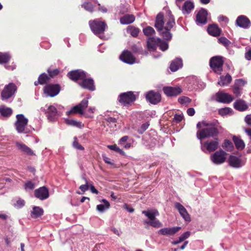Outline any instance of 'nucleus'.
<instances>
[{
	"label": "nucleus",
	"instance_id": "nucleus-1",
	"mask_svg": "<svg viewBox=\"0 0 251 251\" xmlns=\"http://www.w3.org/2000/svg\"><path fill=\"white\" fill-rule=\"evenodd\" d=\"M175 25L174 17L171 12L169 11L165 17L162 13L157 15L154 26L164 39L171 40L172 35L170 30Z\"/></svg>",
	"mask_w": 251,
	"mask_h": 251
},
{
	"label": "nucleus",
	"instance_id": "nucleus-2",
	"mask_svg": "<svg viewBox=\"0 0 251 251\" xmlns=\"http://www.w3.org/2000/svg\"><path fill=\"white\" fill-rule=\"evenodd\" d=\"M200 130L197 132V137L202 140L210 137H214L218 134V130L213 123L202 121L197 124Z\"/></svg>",
	"mask_w": 251,
	"mask_h": 251
},
{
	"label": "nucleus",
	"instance_id": "nucleus-3",
	"mask_svg": "<svg viewBox=\"0 0 251 251\" xmlns=\"http://www.w3.org/2000/svg\"><path fill=\"white\" fill-rule=\"evenodd\" d=\"M142 213L150 219V221H144V223L145 224L155 228H159L162 226V223L156 218V217L159 215V212L157 210L151 209L143 210Z\"/></svg>",
	"mask_w": 251,
	"mask_h": 251
},
{
	"label": "nucleus",
	"instance_id": "nucleus-4",
	"mask_svg": "<svg viewBox=\"0 0 251 251\" xmlns=\"http://www.w3.org/2000/svg\"><path fill=\"white\" fill-rule=\"evenodd\" d=\"M28 120L23 114L17 115V131L20 133L27 134L31 132L28 127Z\"/></svg>",
	"mask_w": 251,
	"mask_h": 251
},
{
	"label": "nucleus",
	"instance_id": "nucleus-5",
	"mask_svg": "<svg viewBox=\"0 0 251 251\" xmlns=\"http://www.w3.org/2000/svg\"><path fill=\"white\" fill-rule=\"evenodd\" d=\"M224 63L223 57L221 56H215L210 60V66L212 70L217 74H220L223 71V66Z\"/></svg>",
	"mask_w": 251,
	"mask_h": 251
},
{
	"label": "nucleus",
	"instance_id": "nucleus-6",
	"mask_svg": "<svg viewBox=\"0 0 251 251\" xmlns=\"http://www.w3.org/2000/svg\"><path fill=\"white\" fill-rule=\"evenodd\" d=\"M89 26L93 32L96 35L103 33L106 25L104 22L100 21L99 20L90 21Z\"/></svg>",
	"mask_w": 251,
	"mask_h": 251
},
{
	"label": "nucleus",
	"instance_id": "nucleus-7",
	"mask_svg": "<svg viewBox=\"0 0 251 251\" xmlns=\"http://www.w3.org/2000/svg\"><path fill=\"white\" fill-rule=\"evenodd\" d=\"M15 90V84L14 83H10L6 85L1 92V100L4 101H7L14 95Z\"/></svg>",
	"mask_w": 251,
	"mask_h": 251
},
{
	"label": "nucleus",
	"instance_id": "nucleus-8",
	"mask_svg": "<svg viewBox=\"0 0 251 251\" xmlns=\"http://www.w3.org/2000/svg\"><path fill=\"white\" fill-rule=\"evenodd\" d=\"M88 98L84 99L79 104L74 106L70 110L67 112V114L79 113L84 114V110L88 107Z\"/></svg>",
	"mask_w": 251,
	"mask_h": 251
},
{
	"label": "nucleus",
	"instance_id": "nucleus-9",
	"mask_svg": "<svg viewBox=\"0 0 251 251\" xmlns=\"http://www.w3.org/2000/svg\"><path fill=\"white\" fill-rule=\"evenodd\" d=\"M135 99V96L131 91L122 93L119 96V101L125 106L130 104Z\"/></svg>",
	"mask_w": 251,
	"mask_h": 251
},
{
	"label": "nucleus",
	"instance_id": "nucleus-10",
	"mask_svg": "<svg viewBox=\"0 0 251 251\" xmlns=\"http://www.w3.org/2000/svg\"><path fill=\"white\" fill-rule=\"evenodd\" d=\"M226 154L225 151L222 150H219L211 155L210 159L215 164H221L225 162Z\"/></svg>",
	"mask_w": 251,
	"mask_h": 251
},
{
	"label": "nucleus",
	"instance_id": "nucleus-11",
	"mask_svg": "<svg viewBox=\"0 0 251 251\" xmlns=\"http://www.w3.org/2000/svg\"><path fill=\"white\" fill-rule=\"evenodd\" d=\"M44 91L47 96L54 97L59 93L60 87L57 84H48L44 87Z\"/></svg>",
	"mask_w": 251,
	"mask_h": 251
},
{
	"label": "nucleus",
	"instance_id": "nucleus-12",
	"mask_svg": "<svg viewBox=\"0 0 251 251\" xmlns=\"http://www.w3.org/2000/svg\"><path fill=\"white\" fill-rule=\"evenodd\" d=\"M67 75L74 81H76L78 79L82 80L87 76L85 73L80 70L71 71Z\"/></svg>",
	"mask_w": 251,
	"mask_h": 251
},
{
	"label": "nucleus",
	"instance_id": "nucleus-13",
	"mask_svg": "<svg viewBox=\"0 0 251 251\" xmlns=\"http://www.w3.org/2000/svg\"><path fill=\"white\" fill-rule=\"evenodd\" d=\"M147 100L152 104H155L161 100V95L158 92L150 91L146 95Z\"/></svg>",
	"mask_w": 251,
	"mask_h": 251
},
{
	"label": "nucleus",
	"instance_id": "nucleus-14",
	"mask_svg": "<svg viewBox=\"0 0 251 251\" xmlns=\"http://www.w3.org/2000/svg\"><path fill=\"white\" fill-rule=\"evenodd\" d=\"M34 195L40 200H46L49 197V190L45 186L40 187L34 191Z\"/></svg>",
	"mask_w": 251,
	"mask_h": 251
},
{
	"label": "nucleus",
	"instance_id": "nucleus-15",
	"mask_svg": "<svg viewBox=\"0 0 251 251\" xmlns=\"http://www.w3.org/2000/svg\"><path fill=\"white\" fill-rule=\"evenodd\" d=\"M163 92L169 97H175L182 92L181 88L179 87H165L163 89Z\"/></svg>",
	"mask_w": 251,
	"mask_h": 251
},
{
	"label": "nucleus",
	"instance_id": "nucleus-16",
	"mask_svg": "<svg viewBox=\"0 0 251 251\" xmlns=\"http://www.w3.org/2000/svg\"><path fill=\"white\" fill-rule=\"evenodd\" d=\"M216 100L220 102L228 103L231 102L233 98L231 95L222 92H218L216 95Z\"/></svg>",
	"mask_w": 251,
	"mask_h": 251
},
{
	"label": "nucleus",
	"instance_id": "nucleus-17",
	"mask_svg": "<svg viewBox=\"0 0 251 251\" xmlns=\"http://www.w3.org/2000/svg\"><path fill=\"white\" fill-rule=\"evenodd\" d=\"M120 58L123 62L129 64H132L135 63V58L131 52L128 50L124 51L120 55Z\"/></svg>",
	"mask_w": 251,
	"mask_h": 251
},
{
	"label": "nucleus",
	"instance_id": "nucleus-18",
	"mask_svg": "<svg viewBox=\"0 0 251 251\" xmlns=\"http://www.w3.org/2000/svg\"><path fill=\"white\" fill-rule=\"evenodd\" d=\"M228 163L230 166L235 168L241 167L245 164V162L243 160L234 155L229 156Z\"/></svg>",
	"mask_w": 251,
	"mask_h": 251
},
{
	"label": "nucleus",
	"instance_id": "nucleus-19",
	"mask_svg": "<svg viewBox=\"0 0 251 251\" xmlns=\"http://www.w3.org/2000/svg\"><path fill=\"white\" fill-rule=\"evenodd\" d=\"M207 11L201 8L196 16V22L198 25H204L207 23Z\"/></svg>",
	"mask_w": 251,
	"mask_h": 251
},
{
	"label": "nucleus",
	"instance_id": "nucleus-20",
	"mask_svg": "<svg viewBox=\"0 0 251 251\" xmlns=\"http://www.w3.org/2000/svg\"><path fill=\"white\" fill-rule=\"evenodd\" d=\"M236 23L238 26L243 28H248L251 26L250 20L244 15L239 16L236 19Z\"/></svg>",
	"mask_w": 251,
	"mask_h": 251
},
{
	"label": "nucleus",
	"instance_id": "nucleus-21",
	"mask_svg": "<svg viewBox=\"0 0 251 251\" xmlns=\"http://www.w3.org/2000/svg\"><path fill=\"white\" fill-rule=\"evenodd\" d=\"M175 207L177 209L180 215L187 222H190L191 219L185 208L180 203L176 202Z\"/></svg>",
	"mask_w": 251,
	"mask_h": 251
},
{
	"label": "nucleus",
	"instance_id": "nucleus-22",
	"mask_svg": "<svg viewBox=\"0 0 251 251\" xmlns=\"http://www.w3.org/2000/svg\"><path fill=\"white\" fill-rule=\"evenodd\" d=\"M181 228L179 226H175L173 227H165L162 228L158 230V234L163 235H173L177 232L179 231V230Z\"/></svg>",
	"mask_w": 251,
	"mask_h": 251
},
{
	"label": "nucleus",
	"instance_id": "nucleus-23",
	"mask_svg": "<svg viewBox=\"0 0 251 251\" xmlns=\"http://www.w3.org/2000/svg\"><path fill=\"white\" fill-rule=\"evenodd\" d=\"M13 110L5 105L0 106V119L6 120L12 115Z\"/></svg>",
	"mask_w": 251,
	"mask_h": 251
},
{
	"label": "nucleus",
	"instance_id": "nucleus-24",
	"mask_svg": "<svg viewBox=\"0 0 251 251\" xmlns=\"http://www.w3.org/2000/svg\"><path fill=\"white\" fill-rule=\"evenodd\" d=\"M82 81L79 83V85L85 89H87L90 91L95 90V86L94 85V81L91 78L87 79L86 77L82 79Z\"/></svg>",
	"mask_w": 251,
	"mask_h": 251
},
{
	"label": "nucleus",
	"instance_id": "nucleus-25",
	"mask_svg": "<svg viewBox=\"0 0 251 251\" xmlns=\"http://www.w3.org/2000/svg\"><path fill=\"white\" fill-rule=\"evenodd\" d=\"M161 42V39L159 38L150 37L147 41L148 49L150 50H154L156 49L157 45Z\"/></svg>",
	"mask_w": 251,
	"mask_h": 251
},
{
	"label": "nucleus",
	"instance_id": "nucleus-26",
	"mask_svg": "<svg viewBox=\"0 0 251 251\" xmlns=\"http://www.w3.org/2000/svg\"><path fill=\"white\" fill-rule=\"evenodd\" d=\"M44 110L47 114L48 119L50 121L54 120L56 116L57 115V109L53 105H50L48 106L47 110L45 109Z\"/></svg>",
	"mask_w": 251,
	"mask_h": 251
},
{
	"label": "nucleus",
	"instance_id": "nucleus-27",
	"mask_svg": "<svg viewBox=\"0 0 251 251\" xmlns=\"http://www.w3.org/2000/svg\"><path fill=\"white\" fill-rule=\"evenodd\" d=\"M194 8L193 2L190 0H186L184 2L182 7L180 9L184 14H188Z\"/></svg>",
	"mask_w": 251,
	"mask_h": 251
},
{
	"label": "nucleus",
	"instance_id": "nucleus-28",
	"mask_svg": "<svg viewBox=\"0 0 251 251\" xmlns=\"http://www.w3.org/2000/svg\"><path fill=\"white\" fill-rule=\"evenodd\" d=\"M219 142L217 139L210 141H206L204 144V146L206 147L207 151L209 152L213 151L218 149Z\"/></svg>",
	"mask_w": 251,
	"mask_h": 251
},
{
	"label": "nucleus",
	"instance_id": "nucleus-29",
	"mask_svg": "<svg viewBox=\"0 0 251 251\" xmlns=\"http://www.w3.org/2000/svg\"><path fill=\"white\" fill-rule=\"evenodd\" d=\"M182 67V61L177 58L173 60L170 64V68L172 72H176Z\"/></svg>",
	"mask_w": 251,
	"mask_h": 251
},
{
	"label": "nucleus",
	"instance_id": "nucleus-30",
	"mask_svg": "<svg viewBox=\"0 0 251 251\" xmlns=\"http://www.w3.org/2000/svg\"><path fill=\"white\" fill-rule=\"evenodd\" d=\"M208 33L213 36H218L221 33V29L215 24L210 25L207 28Z\"/></svg>",
	"mask_w": 251,
	"mask_h": 251
},
{
	"label": "nucleus",
	"instance_id": "nucleus-31",
	"mask_svg": "<svg viewBox=\"0 0 251 251\" xmlns=\"http://www.w3.org/2000/svg\"><path fill=\"white\" fill-rule=\"evenodd\" d=\"M232 80V77L229 74H226L225 76H220V80L218 83L221 86H225L228 85Z\"/></svg>",
	"mask_w": 251,
	"mask_h": 251
},
{
	"label": "nucleus",
	"instance_id": "nucleus-32",
	"mask_svg": "<svg viewBox=\"0 0 251 251\" xmlns=\"http://www.w3.org/2000/svg\"><path fill=\"white\" fill-rule=\"evenodd\" d=\"M234 107L239 111H244L248 108V106L245 101L242 100H237L234 103Z\"/></svg>",
	"mask_w": 251,
	"mask_h": 251
},
{
	"label": "nucleus",
	"instance_id": "nucleus-33",
	"mask_svg": "<svg viewBox=\"0 0 251 251\" xmlns=\"http://www.w3.org/2000/svg\"><path fill=\"white\" fill-rule=\"evenodd\" d=\"M135 19L133 15L126 14L120 19V22L123 25H128L133 23Z\"/></svg>",
	"mask_w": 251,
	"mask_h": 251
},
{
	"label": "nucleus",
	"instance_id": "nucleus-34",
	"mask_svg": "<svg viewBox=\"0 0 251 251\" xmlns=\"http://www.w3.org/2000/svg\"><path fill=\"white\" fill-rule=\"evenodd\" d=\"M17 148L28 155H34L33 151L29 148L24 144L17 142Z\"/></svg>",
	"mask_w": 251,
	"mask_h": 251
},
{
	"label": "nucleus",
	"instance_id": "nucleus-35",
	"mask_svg": "<svg viewBox=\"0 0 251 251\" xmlns=\"http://www.w3.org/2000/svg\"><path fill=\"white\" fill-rule=\"evenodd\" d=\"M92 2L97 3V0H88L87 1L84 2L82 5V7L84 8L86 10L92 12L94 10V6Z\"/></svg>",
	"mask_w": 251,
	"mask_h": 251
},
{
	"label": "nucleus",
	"instance_id": "nucleus-36",
	"mask_svg": "<svg viewBox=\"0 0 251 251\" xmlns=\"http://www.w3.org/2000/svg\"><path fill=\"white\" fill-rule=\"evenodd\" d=\"M44 213L43 209L38 206H34L31 212V216L33 218H37L41 216Z\"/></svg>",
	"mask_w": 251,
	"mask_h": 251
},
{
	"label": "nucleus",
	"instance_id": "nucleus-37",
	"mask_svg": "<svg viewBox=\"0 0 251 251\" xmlns=\"http://www.w3.org/2000/svg\"><path fill=\"white\" fill-rule=\"evenodd\" d=\"M233 141L234 143L236 148L238 150H242L244 148L245 146V143L244 141L241 139L236 136H234L233 137Z\"/></svg>",
	"mask_w": 251,
	"mask_h": 251
},
{
	"label": "nucleus",
	"instance_id": "nucleus-38",
	"mask_svg": "<svg viewBox=\"0 0 251 251\" xmlns=\"http://www.w3.org/2000/svg\"><path fill=\"white\" fill-rule=\"evenodd\" d=\"M103 204H99L97 206V209L100 212H103L108 209L110 207L109 202L105 199L102 200Z\"/></svg>",
	"mask_w": 251,
	"mask_h": 251
},
{
	"label": "nucleus",
	"instance_id": "nucleus-39",
	"mask_svg": "<svg viewBox=\"0 0 251 251\" xmlns=\"http://www.w3.org/2000/svg\"><path fill=\"white\" fill-rule=\"evenodd\" d=\"M11 55L7 52H0V64H6L9 62Z\"/></svg>",
	"mask_w": 251,
	"mask_h": 251
},
{
	"label": "nucleus",
	"instance_id": "nucleus-40",
	"mask_svg": "<svg viewBox=\"0 0 251 251\" xmlns=\"http://www.w3.org/2000/svg\"><path fill=\"white\" fill-rule=\"evenodd\" d=\"M65 122L68 125L77 127H81L82 126V124L81 122H78L73 119H66L65 120Z\"/></svg>",
	"mask_w": 251,
	"mask_h": 251
},
{
	"label": "nucleus",
	"instance_id": "nucleus-41",
	"mask_svg": "<svg viewBox=\"0 0 251 251\" xmlns=\"http://www.w3.org/2000/svg\"><path fill=\"white\" fill-rule=\"evenodd\" d=\"M127 31L133 37H137L139 32V29L138 28L129 26L127 28Z\"/></svg>",
	"mask_w": 251,
	"mask_h": 251
},
{
	"label": "nucleus",
	"instance_id": "nucleus-42",
	"mask_svg": "<svg viewBox=\"0 0 251 251\" xmlns=\"http://www.w3.org/2000/svg\"><path fill=\"white\" fill-rule=\"evenodd\" d=\"M143 32L144 34L147 36L154 35L155 33L154 29L152 27L150 26H147L146 27L144 28L143 29Z\"/></svg>",
	"mask_w": 251,
	"mask_h": 251
},
{
	"label": "nucleus",
	"instance_id": "nucleus-43",
	"mask_svg": "<svg viewBox=\"0 0 251 251\" xmlns=\"http://www.w3.org/2000/svg\"><path fill=\"white\" fill-rule=\"evenodd\" d=\"M223 147L227 151H231L233 149V145L232 143L228 140H225Z\"/></svg>",
	"mask_w": 251,
	"mask_h": 251
},
{
	"label": "nucleus",
	"instance_id": "nucleus-44",
	"mask_svg": "<svg viewBox=\"0 0 251 251\" xmlns=\"http://www.w3.org/2000/svg\"><path fill=\"white\" fill-rule=\"evenodd\" d=\"M219 42L226 48H228L231 44L230 41L225 37H221L218 39Z\"/></svg>",
	"mask_w": 251,
	"mask_h": 251
},
{
	"label": "nucleus",
	"instance_id": "nucleus-45",
	"mask_svg": "<svg viewBox=\"0 0 251 251\" xmlns=\"http://www.w3.org/2000/svg\"><path fill=\"white\" fill-rule=\"evenodd\" d=\"M107 148L109 149L113 150L121 154H124L125 153L124 151L120 149L116 145H108Z\"/></svg>",
	"mask_w": 251,
	"mask_h": 251
},
{
	"label": "nucleus",
	"instance_id": "nucleus-46",
	"mask_svg": "<svg viewBox=\"0 0 251 251\" xmlns=\"http://www.w3.org/2000/svg\"><path fill=\"white\" fill-rule=\"evenodd\" d=\"M178 101L183 104H188L191 101V100L187 97L182 96L178 98Z\"/></svg>",
	"mask_w": 251,
	"mask_h": 251
},
{
	"label": "nucleus",
	"instance_id": "nucleus-47",
	"mask_svg": "<svg viewBox=\"0 0 251 251\" xmlns=\"http://www.w3.org/2000/svg\"><path fill=\"white\" fill-rule=\"evenodd\" d=\"M49 79L50 77L47 75L45 74H42L39 77V81L40 84H43L46 83Z\"/></svg>",
	"mask_w": 251,
	"mask_h": 251
},
{
	"label": "nucleus",
	"instance_id": "nucleus-48",
	"mask_svg": "<svg viewBox=\"0 0 251 251\" xmlns=\"http://www.w3.org/2000/svg\"><path fill=\"white\" fill-rule=\"evenodd\" d=\"M231 111V108L228 107H225L220 109L219 110V113L222 116H224L229 114Z\"/></svg>",
	"mask_w": 251,
	"mask_h": 251
},
{
	"label": "nucleus",
	"instance_id": "nucleus-49",
	"mask_svg": "<svg viewBox=\"0 0 251 251\" xmlns=\"http://www.w3.org/2000/svg\"><path fill=\"white\" fill-rule=\"evenodd\" d=\"M83 179L85 180V184L81 185L79 187V189L82 192V194L88 190L89 187V184L87 180L85 177H83Z\"/></svg>",
	"mask_w": 251,
	"mask_h": 251
},
{
	"label": "nucleus",
	"instance_id": "nucleus-50",
	"mask_svg": "<svg viewBox=\"0 0 251 251\" xmlns=\"http://www.w3.org/2000/svg\"><path fill=\"white\" fill-rule=\"evenodd\" d=\"M149 124L148 123L142 124L140 127L138 129V132L142 134L149 127Z\"/></svg>",
	"mask_w": 251,
	"mask_h": 251
},
{
	"label": "nucleus",
	"instance_id": "nucleus-51",
	"mask_svg": "<svg viewBox=\"0 0 251 251\" xmlns=\"http://www.w3.org/2000/svg\"><path fill=\"white\" fill-rule=\"evenodd\" d=\"M158 46L162 51L166 50L168 48V44L165 42H163L161 40V42L159 43Z\"/></svg>",
	"mask_w": 251,
	"mask_h": 251
},
{
	"label": "nucleus",
	"instance_id": "nucleus-52",
	"mask_svg": "<svg viewBox=\"0 0 251 251\" xmlns=\"http://www.w3.org/2000/svg\"><path fill=\"white\" fill-rule=\"evenodd\" d=\"M183 118V116L182 114H176L174 116L173 122L176 123H178L182 120Z\"/></svg>",
	"mask_w": 251,
	"mask_h": 251
},
{
	"label": "nucleus",
	"instance_id": "nucleus-53",
	"mask_svg": "<svg viewBox=\"0 0 251 251\" xmlns=\"http://www.w3.org/2000/svg\"><path fill=\"white\" fill-rule=\"evenodd\" d=\"M75 140L73 142V147L77 150H83L84 148L78 143L76 141V138H75Z\"/></svg>",
	"mask_w": 251,
	"mask_h": 251
},
{
	"label": "nucleus",
	"instance_id": "nucleus-54",
	"mask_svg": "<svg viewBox=\"0 0 251 251\" xmlns=\"http://www.w3.org/2000/svg\"><path fill=\"white\" fill-rule=\"evenodd\" d=\"M35 185L31 181H28L26 183L25 185V189L27 190H32L34 188Z\"/></svg>",
	"mask_w": 251,
	"mask_h": 251
},
{
	"label": "nucleus",
	"instance_id": "nucleus-55",
	"mask_svg": "<svg viewBox=\"0 0 251 251\" xmlns=\"http://www.w3.org/2000/svg\"><path fill=\"white\" fill-rule=\"evenodd\" d=\"M105 120L109 124H114V126H116L115 123H116L117 120L113 117H108L105 118Z\"/></svg>",
	"mask_w": 251,
	"mask_h": 251
},
{
	"label": "nucleus",
	"instance_id": "nucleus-56",
	"mask_svg": "<svg viewBox=\"0 0 251 251\" xmlns=\"http://www.w3.org/2000/svg\"><path fill=\"white\" fill-rule=\"evenodd\" d=\"M48 73L49 74L50 77H53L54 76L57 75L59 73V70L58 69H54L53 70H50V69L48 70Z\"/></svg>",
	"mask_w": 251,
	"mask_h": 251
},
{
	"label": "nucleus",
	"instance_id": "nucleus-57",
	"mask_svg": "<svg viewBox=\"0 0 251 251\" xmlns=\"http://www.w3.org/2000/svg\"><path fill=\"white\" fill-rule=\"evenodd\" d=\"M25 205V201L24 200L19 198L17 200V207L22 208Z\"/></svg>",
	"mask_w": 251,
	"mask_h": 251
},
{
	"label": "nucleus",
	"instance_id": "nucleus-58",
	"mask_svg": "<svg viewBox=\"0 0 251 251\" xmlns=\"http://www.w3.org/2000/svg\"><path fill=\"white\" fill-rule=\"evenodd\" d=\"M245 84V82L242 79H239L236 80L235 86L240 87L244 86Z\"/></svg>",
	"mask_w": 251,
	"mask_h": 251
},
{
	"label": "nucleus",
	"instance_id": "nucleus-59",
	"mask_svg": "<svg viewBox=\"0 0 251 251\" xmlns=\"http://www.w3.org/2000/svg\"><path fill=\"white\" fill-rule=\"evenodd\" d=\"M233 93L236 96H239L241 95V88L238 86H235L233 89Z\"/></svg>",
	"mask_w": 251,
	"mask_h": 251
},
{
	"label": "nucleus",
	"instance_id": "nucleus-60",
	"mask_svg": "<svg viewBox=\"0 0 251 251\" xmlns=\"http://www.w3.org/2000/svg\"><path fill=\"white\" fill-rule=\"evenodd\" d=\"M128 138V137L127 136H125L123 137L119 140V144H120L121 146H124V144L126 142V141L127 140Z\"/></svg>",
	"mask_w": 251,
	"mask_h": 251
},
{
	"label": "nucleus",
	"instance_id": "nucleus-61",
	"mask_svg": "<svg viewBox=\"0 0 251 251\" xmlns=\"http://www.w3.org/2000/svg\"><path fill=\"white\" fill-rule=\"evenodd\" d=\"M191 233L190 231H186L183 234H182L180 236L181 237V238H183L185 240L189 238V237L190 236Z\"/></svg>",
	"mask_w": 251,
	"mask_h": 251
},
{
	"label": "nucleus",
	"instance_id": "nucleus-62",
	"mask_svg": "<svg viewBox=\"0 0 251 251\" xmlns=\"http://www.w3.org/2000/svg\"><path fill=\"white\" fill-rule=\"evenodd\" d=\"M187 114L190 116H193L195 115V110L193 108H189L187 110Z\"/></svg>",
	"mask_w": 251,
	"mask_h": 251
},
{
	"label": "nucleus",
	"instance_id": "nucleus-63",
	"mask_svg": "<svg viewBox=\"0 0 251 251\" xmlns=\"http://www.w3.org/2000/svg\"><path fill=\"white\" fill-rule=\"evenodd\" d=\"M218 21L219 22H224L225 23H227L228 21V18L223 15H221L218 17Z\"/></svg>",
	"mask_w": 251,
	"mask_h": 251
},
{
	"label": "nucleus",
	"instance_id": "nucleus-64",
	"mask_svg": "<svg viewBox=\"0 0 251 251\" xmlns=\"http://www.w3.org/2000/svg\"><path fill=\"white\" fill-rule=\"evenodd\" d=\"M245 121L248 125H251V115L246 116Z\"/></svg>",
	"mask_w": 251,
	"mask_h": 251
}]
</instances>
